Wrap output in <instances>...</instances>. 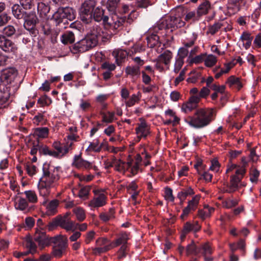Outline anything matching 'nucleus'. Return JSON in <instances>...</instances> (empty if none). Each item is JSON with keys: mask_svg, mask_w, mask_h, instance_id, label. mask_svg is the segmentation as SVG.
Returning <instances> with one entry per match:
<instances>
[{"mask_svg": "<svg viewBox=\"0 0 261 261\" xmlns=\"http://www.w3.org/2000/svg\"><path fill=\"white\" fill-rule=\"evenodd\" d=\"M60 167H55L45 163L43 166V175L38 184V189L40 196L46 197L50 193L53 184L59 179L58 171Z\"/></svg>", "mask_w": 261, "mask_h": 261, "instance_id": "1", "label": "nucleus"}, {"mask_svg": "<svg viewBox=\"0 0 261 261\" xmlns=\"http://www.w3.org/2000/svg\"><path fill=\"white\" fill-rule=\"evenodd\" d=\"M104 10L99 7L94 8L92 14V19L99 22L103 21L105 27L107 29L113 31V35L116 30L121 27L125 22V17H119L117 15H112L110 17L104 16Z\"/></svg>", "mask_w": 261, "mask_h": 261, "instance_id": "2", "label": "nucleus"}, {"mask_svg": "<svg viewBox=\"0 0 261 261\" xmlns=\"http://www.w3.org/2000/svg\"><path fill=\"white\" fill-rule=\"evenodd\" d=\"M214 110L210 108L197 109L192 116H189L185 121L195 128H201L210 124L213 120Z\"/></svg>", "mask_w": 261, "mask_h": 261, "instance_id": "3", "label": "nucleus"}, {"mask_svg": "<svg viewBox=\"0 0 261 261\" xmlns=\"http://www.w3.org/2000/svg\"><path fill=\"white\" fill-rule=\"evenodd\" d=\"M97 29L99 30L96 34L93 32L91 34L88 35L84 38L75 43L72 46V51L74 54L85 52L97 45L98 36H101L103 38H105L108 39L113 35V33L110 31V34L105 36L104 33L102 31L101 32L100 28Z\"/></svg>", "mask_w": 261, "mask_h": 261, "instance_id": "4", "label": "nucleus"}, {"mask_svg": "<svg viewBox=\"0 0 261 261\" xmlns=\"http://www.w3.org/2000/svg\"><path fill=\"white\" fill-rule=\"evenodd\" d=\"M75 18V12L71 8H59L53 15V19L57 25L63 23L65 24L68 20L72 21Z\"/></svg>", "mask_w": 261, "mask_h": 261, "instance_id": "5", "label": "nucleus"}, {"mask_svg": "<svg viewBox=\"0 0 261 261\" xmlns=\"http://www.w3.org/2000/svg\"><path fill=\"white\" fill-rule=\"evenodd\" d=\"M185 22L179 17L166 16L158 22L159 30L176 29L183 27Z\"/></svg>", "mask_w": 261, "mask_h": 261, "instance_id": "6", "label": "nucleus"}, {"mask_svg": "<svg viewBox=\"0 0 261 261\" xmlns=\"http://www.w3.org/2000/svg\"><path fill=\"white\" fill-rule=\"evenodd\" d=\"M67 237L56 236L51 239V243H54L53 254L56 257H61L68 247Z\"/></svg>", "mask_w": 261, "mask_h": 261, "instance_id": "7", "label": "nucleus"}, {"mask_svg": "<svg viewBox=\"0 0 261 261\" xmlns=\"http://www.w3.org/2000/svg\"><path fill=\"white\" fill-rule=\"evenodd\" d=\"M95 6V2L86 0L80 9L81 19L85 23H88L92 20V14Z\"/></svg>", "mask_w": 261, "mask_h": 261, "instance_id": "8", "label": "nucleus"}, {"mask_svg": "<svg viewBox=\"0 0 261 261\" xmlns=\"http://www.w3.org/2000/svg\"><path fill=\"white\" fill-rule=\"evenodd\" d=\"M246 173V169L244 167H241L237 169L235 174L231 176L230 185L226 192L231 193L236 191L239 187V184Z\"/></svg>", "mask_w": 261, "mask_h": 261, "instance_id": "9", "label": "nucleus"}, {"mask_svg": "<svg viewBox=\"0 0 261 261\" xmlns=\"http://www.w3.org/2000/svg\"><path fill=\"white\" fill-rule=\"evenodd\" d=\"M24 28L29 31L31 35L35 36L37 34V30L36 29V25L38 21V18L35 13L30 12L27 15L24 17Z\"/></svg>", "mask_w": 261, "mask_h": 261, "instance_id": "10", "label": "nucleus"}, {"mask_svg": "<svg viewBox=\"0 0 261 261\" xmlns=\"http://www.w3.org/2000/svg\"><path fill=\"white\" fill-rule=\"evenodd\" d=\"M94 196L88 203V206L91 208L102 207L106 204L107 196L101 190L95 189L93 191Z\"/></svg>", "mask_w": 261, "mask_h": 261, "instance_id": "11", "label": "nucleus"}, {"mask_svg": "<svg viewBox=\"0 0 261 261\" xmlns=\"http://www.w3.org/2000/svg\"><path fill=\"white\" fill-rule=\"evenodd\" d=\"M51 238L52 237H49L47 236L45 232L36 228V232L34 237V240L38 244V246L40 249H42L51 244Z\"/></svg>", "mask_w": 261, "mask_h": 261, "instance_id": "12", "label": "nucleus"}, {"mask_svg": "<svg viewBox=\"0 0 261 261\" xmlns=\"http://www.w3.org/2000/svg\"><path fill=\"white\" fill-rule=\"evenodd\" d=\"M0 48L6 53H15L18 48L12 40L0 34Z\"/></svg>", "mask_w": 261, "mask_h": 261, "instance_id": "13", "label": "nucleus"}, {"mask_svg": "<svg viewBox=\"0 0 261 261\" xmlns=\"http://www.w3.org/2000/svg\"><path fill=\"white\" fill-rule=\"evenodd\" d=\"M199 101L200 98L197 95L191 96L188 101L182 105L181 111L185 113L191 112L197 108Z\"/></svg>", "mask_w": 261, "mask_h": 261, "instance_id": "14", "label": "nucleus"}, {"mask_svg": "<svg viewBox=\"0 0 261 261\" xmlns=\"http://www.w3.org/2000/svg\"><path fill=\"white\" fill-rule=\"evenodd\" d=\"M72 166L77 169H89L92 168V164L82 158L81 153L78 155H75Z\"/></svg>", "mask_w": 261, "mask_h": 261, "instance_id": "15", "label": "nucleus"}, {"mask_svg": "<svg viewBox=\"0 0 261 261\" xmlns=\"http://www.w3.org/2000/svg\"><path fill=\"white\" fill-rule=\"evenodd\" d=\"M59 226L65 229L67 231H74L77 229V225L73 221L70 220L69 219H66V217H57Z\"/></svg>", "mask_w": 261, "mask_h": 261, "instance_id": "16", "label": "nucleus"}, {"mask_svg": "<svg viewBox=\"0 0 261 261\" xmlns=\"http://www.w3.org/2000/svg\"><path fill=\"white\" fill-rule=\"evenodd\" d=\"M149 126L144 121L138 124V126L135 129L138 141H140L141 138H145L149 134Z\"/></svg>", "mask_w": 261, "mask_h": 261, "instance_id": "17", "label": "nucleus"}, {"mask_svg": "<svg viewBox=\"0 0 261 261\" xmlns=\"http://www.w3.org/2000/svg\"><path fill=\"white\" fill-rule=\"evenodd\" d=\"M166 117H172L173 119H167L163 122L165 125H170L174 126L179 123L180 118L176 115V113L171 109H168L165 112Z\"/></svg>", "mask_w": 261, "mask_h": 261, "instance_id": "18", "label": "nucleus"}, {"mask_svg": "<svg viewBox=\"0 0 261 261\" xmlns=\"http://www.w3.org/2000/svg\"><path fill=\"white\" fill-rule=\"evenodd\" d=\"M15 207L16 210L28 212L34 207L29 206V203L25 199L22 197H17L15 201Z\"/></svg>", "mask_w": 261, "mask_h": 261, "instance_id": "19", "label": "nucleus"}, {"mask_svg": "<svg viewBox=\"0 0 261 261\" xmlns=\"http://www.w3.org/2000/svg\"><path fill=\"white\" fill-rule=\"evenodd\" d=\"M129 238L128 234L126 232L121 233L118 238L114 242L110 243L112 248L116 247L118 246H127V241Z\"/></svg>", "mask_w": 261, "mask_h": 261, "instance_id": "20", "label": "nucleus"}, {"mask_svg": "<svg viewBox=\"0 0 261 261\" xmlns=\"http://www.w3.org/2000/svg\"><path fill=\"white\" fill-rule=\"evenodd\" d=\"M121 0H108L106 7L108 11L112 15H117L116 13L120 11V5Z\"/></svg>", "mask_w": 261, "mask_h": 261, "instance_id": "21", "label": "nucleus"}, {"mask_svg": "<svg viewBox=\"0 0 261 261\" xmlns=\"http://www.w3.org/2000/svg\"><path fill=\"white\" fill-rule=\"evenodd\" d=\"M112 55L115 58L117 65H120L127 56V53L125 50L118 49L113 51Z\"/></svg>", "mask_w": 261, "mask_h": 261, "instance_id": "22", "label": "nucleus"}, {"mask_svg": "<svg viewBox=\"0 0 261 261\" xmlns=\"http://www.w3.org/2000/svg\"><path fill=\"white\" fill-rule=\"evenodd\" d=\"M12 12L14 16L17 19H23L29 12L23 11L18 4H15L12 7Z\"/></svg>", "mask_w": 261, "mask_h": 261, "instance_id": "23", "label": "nucleus"}, {"mask_svg": "<svg viewBox=\"0 0 261 261\" xmlns=\"http://www.w3.org/2000/svg\"><path fill=\"white\" fill-rule=\"evenodd\" d=\"M17 74V70L14 68H9L3 70L2 77L7 82L13 81Z\"/></svg>", "mask_w": 261, "mask_h": 261, "instance_id": "24", "label": "nucleus"}, {"mask_svg": "<svg viewBox=\"0 0 261 261\" xmlns=\"http://www.w3.org/2000/svg\"><path fill=\"white\" fill-rule=\"evenodd\" d=\"M125 72L127 75L130 76L134 80L139 77L141 73L140 69L135 66H127Z\"/></svg>", "mask_w": 261, "mask_h": 261, "instance_id": "25", "label": "nucleus"}, {"mask_svg": "<svg viewBox=\"0 0 261 261\" xmlns=\"http://www.w3.org/2000/svg\"><path fill=\"white\" fill-rule=\"evenodd\" d=\"M172 58V53L171 51L166 50L163 54H161L158 58L159 61L163 63L167 66V69L169 68V64L171 59Z\"/></svg>", "mask_w": 261, "mask_h": 261, "instance_id": "26", "label": "nucleus"}, {"mask_svg": "<svg viewBox=\"0 0 261 261\" xmlns=\"http://www.w3.org/2000/svg\"><path fill=\"white\" fill-rule=\"evenodd\" d=\"M201 252L200 246H196L195 242L192 241L186 247V254L187 255H197Z\"/></svg>", "mask_w": 261, "mask_h": 261, "instance_id": "27", "label": "nucleus"}, {"mask_svg": "<svg viewBox=\"0 0 261 261\" xmlns=\"http://www.w3.org/2000/svg\"><path fill=\"white\" fill-rule=\"evenodd\" d=\"M73 143L71 142H67L66 144L63 146H61L59 149L56 150L58 154V158H61L67 153L70 150L72 149V145Z\"/></svg>", "mask_w": 261, "mask_h": 261, "instance_id": "28", "label": "nucleus"}, {"mask_svg": "<svg viewBox=\"0 0 261 261\" xmlns=\"http://www.w3.org/2000/svg\"><path fill=\"white\" fill-rule=\"evenodd\" d=\"M210 9V3L207 1H205L198 6L197 10V14L198 17H200L202 15L207 14Z\"/></svg>", "mask_w": 261, "mask_h": 261, "instance_id": "29", "label": "nucleus"}, {"mask_svg": "<svg viewBox=\"0 0 261 261\" xmlns=\"http://www.w3.org/2000/svg\"><path fill=\"white\" fill-rule=\"evenodd\" d=\"M61 40L64 44L72 43L75 40L74 32L72 31H66L62 35Z\"/></svg>", "mask_w": 261, "mask_h": 261, "instance_id": "30", "label": "nucleus"}, {"mask_svg": "<svg viewBox=\"0 0 261 261\" xmlns=\"http://www.w3.org/2000/svg\"><path fill=\"white\" fill-rule=\"evenodd\" d=\"M226 83L228 84L230 87L235 86L238 90H240L243 86L240 78L233 75L228 78Z\"/></svg>", "mask_w": 261, "mask_h": 261, "instance_id": "31", "label": "nucleus"}, {"mask_svg": "<svg viewBox=\"0 0 261 261\" xmlns=\"http://www.w3.org/2000/svg\"><path fill=\"white\" fill-rule=\"evenodd\" d=\"M241 40L244 42L243 46L245 49H248L252 43L253 37L251 36V34L248 32H244L240 38Z\"/></svg>", "mask_w": 261, "mask_h": 261, "instance_id": "32", "label": "nucleus"}, {"mask_svg": "<svg viewBox=\"0 0 261 261\" xmlns=\"http://www.w3.org/2000/svg\"><path fill=\"white\" fill-rule=\"evenodd\" d=\"M28 202L35 204L38 202V196L34 191L28 190L24 192Z\"/></svg>", "mask_w": 261, "mask_h": 261, "instance_id": "33", "label": "nucleus"}, {"mask_svg": "<svg viewBox=\"0 0 261 261\" xmlns=\"http://www.w3.org/2000/svg\"><path fill=\"white\" fill-rule=\"evenodd\" d=\"M115 217V210L113 208H110L108 213H102L99 215V218L101 221L106 222Z\"/></svg>", "mask_w": 261, "mask_h": 261, "instance_id": "34", "label": "nucleus"}, {"mask_svg": "<svg viewBox=\"0 0 261 261\" xmlns=\"http://www.w3.org/2000/svg\"><path fill=\"white\" fill-rule=\"evenodd\" d=\"M194 192L191 187H188L186 189H183L181 191L179 192L177 195L178 198L181 200V202L186 198L188 196L194 194Z\"/></svg>", "mask_w": 261, "mask_h": 261, "instance_id": "35", "label": "nucleus"}, {"mask_svg": "<svg viewBox=\"0 0 261 261\" xmlns=\"http://www.w3.org/2000/svg\"><path fill=\"white\" fill-rule=\"evenodd\" d=\"M102 121L107 123H111L116 120L115 113L113 112H107V113H102Z\"/></svg>", "mask_w": 261, "mask_h": 261, "instance_id": "36", "label": "nucleus"}, {"mask_svg": "<svg viewBox=\"0 0 261 261\" xmlns=\"http://www.w3.org/2000/svg\"><path fill=\"white\" fill-rule=\"evenodd\" d=\"M102 146V144L100 145L99 141L98 140H95L93 142H90L86 150L88 151L99 152L101 151Z\"/></svg>", "mask_w": 261, "mask_h": 261, "instance_id": "37", "label": "nucleus"}, {"mask_svg": "<svg viewBox=\"0 0 261 261\" xmlns=\"http://www.w3.org/2000/svg\"><path fill=\"white\" fill-rule=\"evenodd\" d=\"M192 231H194L193 225L190 222H187L184 224L181 231L180 235L181 240H184L185 238L186 234Z\"/></svg>", "mask_w": 261, "mask_h": 261, "instance_id": "38", "label": "nucleus"}, {"mask_svg": "<svg viewBox=\"0 0 261 261\" xmlns=\"http://www.w3.org/2000/svg\"><path fill=\"white\" fill-rule=\"evenodd\" d=\"M38 12L41 15H46L49 12L50 7L44 3H38L37 7Z\"/></svg>", "mask_w": 261, "mask_h": 261, "instance_id": "39", "label": "nucleus"}, {"mask_svg": "<svg viewBox=\"0 0 261 261\" xmlns=\"http://www.w3.org/2000/svg\"><path fill=\"white\" fill-rule=\"evenodd\" d=\"M91 188V187L90 186H86L82 188L79 191V197L83 200L87 199Z\"/></svg>", "mask_w": 261, "mask_h": 261, "instance_id": "40", "label": "nucleus"}, {"mask_svg": "<svg viewBox=\"0 0 261 261\" xmlns=\"http://www.w3.org/2000/svg\"><path fill=\"white\" fill-rule=\"evenodd\" d=\"M25 246L29 249V253L34 254L36 252L37 246L35 242L31 239H28L25 241Z\"/></svg>", "mask_w": 261, "mask_h": 261, "instance_id": "41", "label": "nucleus"}, {"mask_svg": "<svg viewBox=\"0 0 261 261\" xmlns=\"http://www.w3.org/2000/svg\"><path fill=\"white\" fill-rule=\"evenodd\" d=\"M39 152L44 155H49L50 156L58 158V154L56 150H50L47 146H43L41 148H39Z\"/></svg>", "mask_w": 261, "mask_h": 261, "instance_id": "42", "label": "nucleus"}, {"mask_svg": "<svg viewBox=\"0 0 261 261\" xmlns=\"http://www.w3.org/2000/svg\"><path fill=\"white\" fill-rule=\"evenodd\" d=\"M74 214L76 216L77 220L79 221H83L86 218V215L84 210L80 207L74 208L73 210Z\"/></svg>", "mask_w": 261, "mask_h": 261, "instance_id": "43", "label": "nucleus"}, {"mask_svg": "<svg viewBox=\"0 0 261 261\" xmlns=\"http://www.w3.org/2000/svg\"><path fill=\"white\" fill-rule=\"evenodd\" d=\"M35 223V219L33 217H28L25 219L22 227L24 228L25 230H29L34 227Z\"/></svg>", "mask_w": 261, "mask_h": 261, "instance_id": "44", "label": "nucleus"}, {"mask_svg": "<svg viewBox=\"0 0 261 261\" xmlns=\"http://www.w3.org/2000/svg\"><path fill=\"white\" fill-rule=\"evenodd\" d=\"M59 205V201L57 199L51 200L46 205L47 211L51 214H54L56 212V209Z\"/></svg>", "mask_w": 261, "mask_h": 261, "instance_id": "45", "label": "nucleus"}, {"mask_svg": "<svg viewBox=\"0 0 261 261\" xmlns=\"http://www.w3.org/2000/svg\"><path fill=\"white\" fill-rule=\"evenodd\" d=\"M35 134L40 138H46L48 135L47 127H38L35 130Z\"/></svg>", "mask_w": 261, "mask_h": 261, "instance_id": "46", "label": "nucleus"}, {"mask_svg": "<svg viewBox=\"0 0 261 261\" xmlns=\"http://www.w3.org/2000/svg\"><path fill=\"white\" fill-rule=\"evenodd\" d=\"M140 95V92H138L137 95L133 94L129 99L125 102L126 106L128 107H130L134 106L136 102H139L141 96Z\"/></svg>", "mask_w": 261, "mask_h": 261, "instance_id": "47", "label": "nucleus"}, {"mask_svg": "<svg viewBox=\"0 0 261 261\" xmlns=\"http://www.w3.org/2000/svg\"><path fill=\"white\" fill-rule=\"evenodd\" d=\"M200 247L201 248V252L203 256H206L213 253L212 248L211 245L207 243L200 245Z\"/></svg>", "mask_w": 261, "mask_h": 261, "instance_id": "48", "label": "nucleus"}, {"mask_svg": "<svg viewBox=\"0 0 261 261\" xmlns=\"http://www.w3.org/2000/svg\"><path fill=\"white\" fill-rule=\"evenodd\" d=\"M199 200L200 196L197 195L193 197L192 200L189 201L188 205L189 207H191L192 211H195L198 205Z\"/></svg>", "mask_w": 261, "mask_h": 261, "instance_id": "49", "label": "nucleus"}, {"mask_svg": "<svg viewBox=\"0 0 261 261\" xmlns=\"http://www.w3.org/2000/svg\"><path fill=\"white\" fill-rule=\"evenodd\" d=\"M217 62L216 57L213 55H208L204 59V63L207 67H212L214 66Z\"/></svg>", "mask_w": 261, "mask_h": 261, "instance_id": "50", "label": "nucleus"}, {"mask_svg": "<svg viewBox=\"0 0 261 261\" xmlns=\"http://www.w3.org/2000/svg\"><path fill=\"white\" fill-rule=\"evenodd\" d=\"M159 40V36L153 34L147 38L148 45L150 47H153L158 44Z\"/></svg>", "mask_w": 261, "mask_h": 261, "instance_id": "51", "label": "nucleus"}, {"mask_svg": "<svg viewBox=\"0 0 261 261\" xmlns=\"http://www.w3.org/2000/svg\"><path fill=\"white\" fill-rule=\"evenodd\" d=\"M111 248H112V247L110 243H109L108 245H105V246H100L94 248L93 249V252L95 254H98L106 252Z\"/></svg>", "mask_w": 261, "mask_h": 261, "instance_id": "52", "label": "nucleus"}, {"mask_svg": "<svg viewBox=\"0 0 261 261\" xmlns=\"http://www.w3.org/2000/svg\"><path fill=\"white\" fill-rule=\"evenodd\" d=\"M46 121L45 119L44 118V115L41 113H38L37 115L35 116L33 118L34 123L36 125H43L45 124Z\"/></svg>", "mask_w": 261, "mask_h": 261, "instance_id": "53", "label": "nucleus"}, {"mask_svg": "<svg viewBox=\"0 0 261 261\" xmlns=\"http://www.w3.org/2000/svg\"><path fill=\"white\" fill-rule=\"evenodd\" d=\"M152 4L151 0H139L136 3L138 8H146Z\"/></svg>", "mask_w": 261, "mask_h": 261, "instance_id": "54", "label": "nucleus"}, {"mask_svg": "<svg viewBox=\"0 0 261 261\" xmlns=\"http://www.w3.org/2000/svg\"><path fill=\"white\" fill-rule=\"evenodd\" d=\"M259 175V172L256 169L251 170L250 173V180L252 183H257L258 177Z\"/></svg>", "mask_w": 261, "mask_h": 261, "instance_id": "55", "label": "nucleus"}, {"mask_svg": "<svg viewBox=\"0 0 261 261\" xmlns=\"http://www.w3.org/2000/svg\"><path fill=\"white\" fill-rule=\"evenodd\" d=\"M15 32V28L12 25H8L3 29V34L8 37L13 35Z\"/></svg>", "mask_w": 261, "mask_h": 261, "instance_id": "56", "label": "nucleus"}, {"mask_svg": "<svg viewBox=\"0 0 261 261\" xmlns=\"http://www.w3.org/2000/svg\"><path fill=\"white\" fill-rule=\"evenodd\" d=\"M222 27V24L221 22H216L209 28L208 33L213 35L218 32Z\"/></svg>", "mask_w": 261, "mask_h": 261, "instance_id": "57", "label": "nucleus"}, {"mask_svg": "<svg viewBox=\"0 0 261 261\" xmlns=\"http://www.w3.org/2000/svg\"><path fill=\"white\" fill-rule=\"evenodd\" d=\"M238 204V201L237 199H228L223 202V206L226 208H230Z\"/></svg>", "mask_w": 261, "mask_h": 261, "instance_id": "58", "label": "nucleus"}, {"mask_svg": "<svg viewBox=\"0 0 261 261\" xmlns=\"http://www.w3.org/2000/svg\"><path fill=\"white\" fill-rule=\"evenodd\" d=\"M197 35L196 33H193L192 34H191L189 36V38H188V39H189V41H188L187 42L186 41H184V43L185 47H190L192 46L194 44V42L197 39Z\"/></svg>", "mask_w": 261, "mask_h": 261, "instance_id": "59", "label": "nucleus"}, {"mask_svg": "<svg viewBox=\"0 0 261 261\" xmlns=\"http://www.w3.org/2000/svg\"><path fill=\"white\" fill-rule=\"evenodd\" d=\"M225 85H218L216 84H214L212 85L210 87V88L214 91L215 92L220 93L223 94L224 93L225 90Z\"/></svg>", "mask_w": 261, "mask_h": 261, "instance_id": "60", "label": "nucleus"}, {"mask_svg": "<svg viewBox=\"0 0 261 261\" xmlns=\"http://www.w3.org/2000/svg\"><path fill=\"white\" fill-rule=\"evenodd\" d=\"M184 61L182 59H180L177 58H176L173 70L175 73H177L179 71L184 64Z\"/></svg>", "mask_w": 261, "mask_h": 261, "instance_id": "61", "label": "nucleus"}, {"mask_svg": "<svg viewBox=\"0 0 261 261\" xmlns=\"http://www.w3.org/2000/svg\"><path fill=\"white\" fill-rule=\"evenodd\" d=\"M37 102L40 105V107H44L45 105H49L51 102V100L46 95H44L39 98Z\"/></svg>", "mask_w": 261, "mask_h": 261, "instance_id": "62", "label": "nucleus"}, {"mask_svg": "<svg viewBox=\"0 0 261 261\" xmlns=\"http://www.w3.org/2000/svg\"><path fill=\"white\" fill-rule=\"evenodd\" d=\"M101 68L103 69H105L107 71H110L111 72L116 68V66L114 64L109 63L108 62H105L101 64Z\"/></svg>", "mask_w": 261, "mask_h": 261, "instance_id": "63", "label": "nucleus"}, {"mask_svg": "<svg viewBox=\"0 0 261 261\" xmlns=\"http://www.w3.org/2000/svg\"><path fill=\"white\" fill-rule=\"evenodd\" d=\"M186 69L184 68L179 73V75L175 79L174 81V85L177 86L180 82L185 79Z\"/></svg>", "mask_w": 261, "mask_h": 261, "instance_id": "64", "label": "nucleus"}]
</instances>
